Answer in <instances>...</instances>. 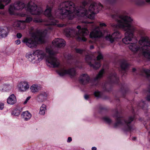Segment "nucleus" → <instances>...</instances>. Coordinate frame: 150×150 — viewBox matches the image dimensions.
<instances>
[{"instance_id":"obj_31","label":"nucleus","mask_w":150,"mask_h":150,"mask_svg":"<svg viewBox=\"0 0 150 150\" xmlns=\"http://www.w3.org/2000/svg\"><path fill=\"white\" fill-rule=\"evenodd\" d=\"M84 23L86 26H91V28H93L94 27L96 26V24L93 22H88L87 21H84L83 22Z\"/></svg>"},{"instance_id":"obj_41","label":"nucleus","mask_w":150,"mask_h":150,"mask_svg":"<svg viewBox=\"0 0 150 150\" xmlns=\"http://www.w3.org/2000/svg\"><path fill=\"white\" fill-rule=\"evenodd\" d=\"M143 71L146 74L148 77L150 76V70L144 69L143 70Z\"/></svg>"},{"instance_id":"obj_17","label":"nucleus","mask_w":150,"mask_h":150,"mask_svg":"<svg viewBox=\"0 0 150 150\" xmlns=\"http://www.w3.org/2000/svg\"><path fill=\"white\" fill-rule=\"evenodd\" d=\"M90 80L89 76L86 74H82L80 77L79 81L81 83L85 84L88 83Z\"/></svg>"},{"instance_id":"obj_45","label":"nucleus","mask_w":150,"mask_h":150,"mask_svg":"<svg viewBox=\"0 0 150 150\" xmlns=\"http://www.w3.org/2000/svg\"><path fill=\"white\" fill-rule=\"evenodd\" d=\"M4 104L1 103L0 102V110H2L4 108Z\"/></svg>"},{"instance_id":"obj_59","label":"nucleus","mask_w":150,"mask_h":150,"mask_svg":"<svg viewBox=\"0 0 150 150\" xmlns=\"http://www.w3.org/2000/svg\"><path fill=\"white\" fill-rule=\"evenodd\" d=\"M74 65L76 66V67H78L77 66V63H75Z\"/></svg>"},{"instance_id":"obj_52","label":"nucleus","mask_w":150,"mask_h":150,"mask_svg":"<svg viewBox=\"0 0 150 150\" xmlns=\"http://www.w3.org/2000/svg\"><path fill=\"white\" fill-rule=\"evenodd\" d=\"M115 0H107V1L110 3L112 1H113Z\"/></svg>"},{"instance_id":"obj_47","label":"nucleus","mask_w":150,"mask_h":150,"mask_svg":"<svg viewBox=\"0 0 150 150\" xmlns=\"http://www.w3.org/2000/svg\"><path fill=\"white\" fill-rule=\"evenodd\" d=\"M15 43L17 45H19L21 43V42L20 40H18L15 41Z\"/></svg>"},{"instance_id":"obj_54","label":"nucleus","mask_w":150,"mask_h":150,"mask_svg":"<svg viewBox=\"0 0 150 150\" xmlns=\"http://www.w3.org/2000/svg\"><path fill=\"white\" fill-rule=\"evenodd\" d=\"M94 48V46H93L92 45H91L90 47V49H93Z\"/></svg>"},{"instance_id":"obj_12","label":"nucleus","mask_w":150,"mask_h":150,"mask_svg":"<svg viewBox=\"0 0 150 150\" xmlns=\"http://www.w3.org/2000/svg\"><path fill=\"white\" fill-rule=\"evenodd\" d=\"M57 73L61 76L67 74L71 77L74 76L76 74V70L74 68H71L67 70L64 67H62L59 69Z\"/></svg>"},{"instance_id":"obj_35","label":"nucleus","mask_w":150,"mask_h":150,"mask_svg":"<svg viewBox=\"0 0 150 150\" xmlns=\"http://www.w3.org/2000/svg\"><path fill=\"white\" fill-rule=\"evenodd\" d=\"M94 94L95 96L98 98L101 97L102 95L101 93L98 91H95L94 93Z\"/></svg>"},{"instance_id":"obj_24","label":"nucleus","mask_w":150,"mask_h":150,"mask_svg":"<svg viewBox=\"0 0 150 150\" xmlns=\"http://www.w3.org/2000/svg\"><path fill=\"white\" fill-rule=\"evenodd\" d=\"M57 22L55 23V24L54 25H52V24H49L48 26V27L47 30V33L48 31L50 30H53L54 28L53 26L52 25H57V26L59 27H63L66 26H67V24H57L56 23L58 22V21L57 20Z\"/></svg>"},{"instance_id":"obj_46","label":"nucleus","mask_w":150,"mask_h":150,"mask_svg":"<svg viewBox=\"0 0 150 150\" xmlns=\"http://www.w3.org/2000/svg\"><path fill=\"white\" fill-rule=\"evenodd\" d=\"M16 36L18 38H21L22 37V35L20 33H18L17 34Z\"/></svg>"},{"instance_id":"obj_53","label":"nucleus","mask_w":150,"mask_h":150,"mask_svg":"<svg viewBox=\"0 0 150 150\" xmlns=\"http://www.w3.org/2000/svg\"><path fill=\"white\" fill-rule=\"evenodd\" d=\"M97 148L96 147H93L92 148V150H96Z\"/></svg>"},{"instance_id":"obj_3","label":"nucleus","mask_w":150,"mask_h":150,"mask_svg":"<svg viewBox=\"0 0 150 150\" xmlns=\"http://www.w3.org/2000/svg\"><path fill=\"white\" fill-rule=\"evenodd\" d=\"M46 53L42 50H35L34 54L36 56V59L41 60L44 58L46 59V63L50 67H57L60 65L59 60L55 57L57 52L53 51L51 47H47L45 48Z\"/></svg>"},{"instance_id":"obj_8","label":"nucleus","mask_w":150,"mask_h":150,"mask_svg":"<svg viewBox=\"0 0 150 150\" xmlns=\"http://www.w3.org/2000/svg\"><path fill=\"white\" fill-rule=\"evenodd\" d=\"M26 10L32 15H40L43 13L42 7H38L36 5L32 2H29L26 7Z\"/></svg>"},{"instance_id":"obj_39","label":"nucleus","mask_w":150,"mask_h":150,"mask_svg":"<svg viewBox=\"0 0 150 150\" xmlns=\"http://www.w3.org/2000/svg\"><path fill=\"white\" fill-rule=\"evenodd\" d=\"M103 120L106 122L108 124H110L111 122V120L108 117H105L103 118Z\"/></svg>"},{"instance_id":"obj_16","label":"nucleus","mask_w":150,"mask_h":150,"mask_svg":"<svg viewBox=\"0 0 150 150\" xmlns=\"http://www.w3.org/2000/svg\"><path fill=\"white\" fill-rule=\"evenodd\" d=\"M47 96L46 92L42 91L36 97V99L39 102H42L47 99Z\"/></svg>"},{"instance_id":"obj_44","label":"nucleus","mask_w":150,"mask_h":150,"mask_svg":"<svg viewBox=\"0 0 150 150\" xmlns=\"http://www.w3.org/2000/svg\"><path fill=\"white\" fill-rule=\"evenodd\" d=\"M31 98L30 96L28 97L26 99V100L23 103L24 104H26L28 102V101L30 100V98Z\"/></svg>"},{"instance_id":"obj_1","label":"nucleus","mask_w":150,"mask_h":150,"mask_svg":"<svg viewBox=\"0 0 150 150\" xmlns=\"http://www.w3.org/2000/svg\"><path fill=\"white\" fill-rule=\"evenodd\" d=\"M127 13L122 11L119 14L112 15V17L117 22L111 25L114 28H120L125 32V37L122 40L123 42L126 44H129L130 42L133 41L129 46V49L134 53H139L144 57L150 58V39L147 36L141 37L138 41L140 47L137 44V40L134 35V32H137L138 30L132 24L133 19L127 15Z\"/></svg>"},{"instance_id":"obj_33","label":"nucleus","mask_w":150,"mask_h":150,"mask_svg":"<svg viewBox=\"0 0 150 150\" xmlns=\"http://www.w3.org/2000/svg\"><path fill=\"white\" fill-rule=\"evenodd\" d=\"M19 29H23L25 26V23L23 20L20 21V23Z\"/></svg>"},{"instance_id":"obj_30","label":"nucleus","mask_w":150,"mask_h":150,"mask_svg":"<svg viewBox=\"0 0 150 150\" xmlns=\"http://www.w3.org/2000/svg\"><path fill=\"white\" fill-rule=\"evenodd\" d=\"M15 10H16L15 9V7L14 6V5H10L8 9V11L9 13L11 14H14V11Z\"/></svg>"},{"instance_id":"obj_14","label":"nucleus","mask_w":150,"mask_h":150,"mask_svg":"<svg viewBox=\"0 0 150 150\" xmlns=\"http://www.w3.org/2000/svg\"><path fill=\"white\" fill-rule=\"evenodd\" d=\"M52 44L55 47H63L66 45V42L63 39L57 38L53 40Z\"/></svg>"},{"instance_id":"obj_57","label":"nucleus","mask_w":150,"mask_h":150,"mask_svg":"<svg viewBox=\"0 0 150 150\" xmlns=\"http://www.w3.org/2000/svg\"><path fill=\"white\" fill-rule=\"evenodd\" d=\"M136 70V69L134 68H133L132 71H134Z\"/></svg>"},{"instance_id":"obj_36","label":"nucleus","mask_w":150,"mask_h":150,"mask_svg":"<svg viewBox=\"0 0 150 150\" xmlns=\"http://www.w3.org/2000/svg\"><path fill=\"white\" fill-rule=\"evenodd\" d=\"M11 114L13 115L18 116L20 114V112L18 110H15L12 111Z\"/></svg>"},{"instance_id":"obj_25","label":"nucleus","mask_w":150,"mask_h":150,"mask_svg":"<svg viewBox=\"0 0 150 150\" xmlns=\"http://www.w3.org/2000/svg\"><path fill=\"white\" fill-rule=\"evenodd\" d=\"M46 110V106L44 104H42L40 108L39 114L41 115H44Z\"/></svg>"},{"instance_id":"obj_7","label":"nucleus","mask_w":150,"mask_h":150,"mask_svg":"<svg viewBox=\"0 0 150 150\" xmlns=\"http://www.w3.org/2000/svg\"><path fill=\"white\" fill-rule=\"evenodd\" d=\"M53 4V1H50L46 7V9L43 12V14L49 18L48 23L45 24L46 25H48L49 24L54 25L57 22V21L53 17L51 14V10L52 8V5Z\"/></svg>"},{"instance_id":"obj_5","label":"nucleus","mask_w":150,"mask_h":150,"mask_svg":"<svg viewBox=\"0 0 150 150\" xmlns=\"http://www.w3.org/2000/svg\"><path fill=\"white\" fill-rule=\"evenodd\" d=\"M44 37H25L24 38L22 42L28 47L33 49L37 47L38 44L44 42Z\"/></svg>"},{"instance_id":"obj_13","label":"nucleus","mask_w":150,"mask_h":150,"mask_svg":"<svg viewBox=\"0 0 150 150\" xmlns=\"http://www.w3.org/2000/svg\"><path fill=\"white\" fill-rule=\"evenodd\" d=\"M29 33L32 37H44L47 33V29H45L44 31H40L39 30H36L33 27H31L29 29Z\"/></svg>"},{"instance_id":"obj_28","label":"nucleus","mask_w":150,"mask_h":150,"mask_svg":"<svg viewBox=\"0 0 150 150\" xmlns=\"http://www.w3.org/2000/svg\"><path fill=\"white\" fill-rule=\"evenodd\" d=\"M10 1L11 0H0V8L3 9L4 8V6L2 4V3H4L7 5L9 3Z\"/></svg>"},{"instance_id":"obj_34","label":"nucleus","mask_w":150,"mask_h":150,"mask_svg":"<svg viewBox=\"0 0 150 150\" xmlns=\"http://www.w3.org/2000/svg\"><path fill=\"white\" fill-rule=\"evenodd\" d=\"M20 23V21H16L14 23L13 26L16 28L19 29Z\"/></svg>"},{"instance_id":"obj_29","label":"nucleus","mask_w":150,"mask_h":150,"mask_svg":"<svg viewBox=\"0 0 150 150\" xmlns=\"http://www.w3.org/2000/svg\"><path fill=\"white\" fill-rule=\"evenodd\" d=\"M12 88V85H10L7 84H4L3 85V88L2 89L6 91H8Z\"/></svg>"},{"instance_id":"obj_20","label":"nucleus","mask_w":150,"mask_h":150,"mask_svg":"<svg viewBox=\"0 0 150 150\" xmlns=\"http://www.w3.org/2000/svg\"><path fill=\"white\" fill-rule=\"evenodd\" d=\"M16 102V99L15 96L14 94H12L9 96L8 98L7 103L10 105H13Z\"/></svg>"},{"instance_id":"obj_42","label":"nucleus","mask_w":150,"mask_h":150,"mask_svg":"<svg viewBox=\"0 0 150 150\" xmlns=\"http://www.w3.org/2000/svg\"><path fill=\"white\" fill-rule=\"evenodd\" d=\"M65 58L67 59H70L72 58V56L70 54H68L67 55H64Z\"/></svg>"},{"instance_id":"obj_15","label":"nucleus","mask_w":150,"mask_h":150,"mask_svg":"<svg viewBox=\"0 0 150 150\" xmlns=\"http://www.w3.org/2000/svg\"><path fill=\"white\" fill-rule=\"evenodd\" d=\"M18 88L20 91L25 92L29 88V86L28 83L25 81L20 82L18 86Z\"/></svg>"},{"instance_id":"obj_49","label":"nucleus","mask_w":150,"mask_h":150,"mask_svg":"<svg viewBox=\"0 0 150 150\" xmlns=\"http://www.w3.org/2000/svg\"><path fill=\"white\" fill-rule=\"evenodd\" d=\"M84 97L85 99L87 100L89 98V96L87 95H85Z\"/></svg>"},{"instance_id":"obj_50","label":"nucleus","mask_w":150,"mask_h":150,"mask_svg":"<svg viewBox=\"0 0 150 150\" xmlns=\"http://www.w3.org/2000/svg\"><path fill=\"white\" fill-rule=\"evenodd\" d=\"M146 99L148 101H150V95L147 96Z\"/></svg>"},{"instance_id":"obj_37","label":"nucleus","mask_w":150,"mask_h":150,"mask_svg":"<svg viewBox=\"0 0 150 150\" xmlns=\"http://www.w3.org/2000/svg\"><path fill=\"white\" fill-rule=\"evenodd\" d=\"M109 79H110L115 80L117 79V78L116 76V74L115 73L112 74L110 75L109 76Z\"/></svg>"},{"instance_id":"obj_58","label":"nucleus","mask_w":150,"mask_h":150,"mask_svg":"<svg viewBox=\"0 0 150 150\" xmlns=\"http://www.w3.org/2000/svg\"><path fill=\"white\" fill-rule=\"evenodd\" d=\"M149 92L150 93V85L149 86Z\"/></svg>"},{"instance_id":"obj_60","label":"nucleus","mask_w":150,"mask_h":150,"mask_svg":"<svg viewBox=\"0 0 150 150\" xmlns=\"http://www.w3.org/2000/svg\"><path fill=\"white\" fill-rule=\"evenodd\" d=\"M141 103L142 104H144V102H141Z\"/></svg>"},{"instance_id":"obj_19","label":"nucleus","mask_w":150,"mask_h":150,"mask_svg":"<svg viewBox=\"0 0 150 150\" xmlns=\"http://www.w3.org/2000/svg\"><path fill=\"white\" fill-rule=\"evenodd\" d=\"M26 56L28 60L31 62L35 63L38 61V60L36 59V56L34 54V51L33 53H30L27 54Z\"/></svg>"},{"instance_id":"obj_2","label":"nucleus","mask_w":150,"mask_h":150,"mask_svg":"<svg viewBox=\"0 0 150 150\" xmlns=\"http://www.w3.org/2000/svg\"><path fill=\"white\" fill-rule=\"evenodd\" d=\"M82 5V6L76 7L74 4L70 1L61 3L55 11L57 15L55 17L61 19L67 17L69 19H72L76 16L93 19L95 15L103 7L100 3H93L87 8V3L85 1L83 2Z\"/></svg>"},{"instance_id":"obj_22","label":"nucleus","mask_w":150,"mask_h":150,"mask_svg":"<svg viewBox=\"0 0 150 150\" xmlns=\"http://www.w3.org/2000/svg\"><path fill=\"white\" fill-rule=\"evenodd\" d=\"M8 33V29L5 28L4 29H0V38H4L7 36Z\"/></svg>"},{"instance_id":"obj_4","label":"nucleus","mask_w":150,"mask_h":150,"mask_svg":"<svg viewBox=\"0 0 150 150\" xmlns=\"http://www.w3.org/2000/svg\"><path fill=\"white\" fill-rule=\"evenodd\" d=\"M76 28H71L64 29V34L67 37L75 38L79 41H86V39L85 36L89 34V31L87 28H82L80 26H77Z\"/></svg>"},{"instance_id":"obj_26","label":"nucleus","mask_w":150,"mask_h":150,"mask_svg":"<svg viewBox=\"0 0 150 150\" xmlns=\"http://www.w3.org/2000/svg\"><path fill=\"white\" fill-rule=\"evenodd\" d=\"M128 66L129 65L127 64L126 61H123L121 63L120 67L122 70L125 71V69H127Z\"/></svg>"},{"instance_id":"obj_55","label":"nucleus","mask_w":150,"mask_h":150,"mask_svg":"<svg viewBox=\"0 0 150 150\" xmlns=\"http://www.w3.org/2000/svg\"><path fill=\"white\" fill-rule=\"evenodd\" d=\"M145 1L146 2L150 3V0H145Z\"/></svg>"},{"instance_id":"obj_27","label":"nucleus","mask_w":150,"mask_h":150,"mask_svg":"<svg viewBox=\"0 0 150 150\" xmlns=\"http://www.w3.org/2000/svg\"><path fill=\"white\" fill-rule=\"evenodd\" d=\"M104 73V70L103 69H102L99 72L98 75L95 78V80H96L101 78Z\"/></svg>"},{"instance_id":"obj_48","label":"nucleus","mask_w":150,"mask_h":150,"mask_svg":"<svg viewBox=\"0 0 150 150\" xmlns=\"http://www.w3.org/2000/svg\"><path fill=\"white\" fill-rule=\"evenodd\" d=\"M72 141V139L71 137H69L68 138L67 142H69Z\"/></svg>"},{"instance_id":"obj_6","label":"nucleus","mask_w":150,"mask_h":150,"mask_svg":"<svg viewBox=\"0 0 150 150\" xmlns=\"http://www.w3.org/2000/svg\"><path fill=\"white\" fill-rule=\"evenodd\" d=\"M118 112H116V115ZM117 119L116 122L115 124L114 127L115 128L120 127L122 126H124L123 130L125 131H130L132 130L133 129L132 127L130 125V123L132 122L134 119L133 117H129L127 120H124L122 119L117 117V115L116 116Z\"/></svg>"},{"instance_id":"obj_51","label":"nucleus","mask_w":150,"mask_h":150,"mask_svg":"<svg viewBox=\"0 0 150 150\" xmlns=\"http://www.w3.org/2000/svg\"><path fill=\"white\" fill-rule=\"evenodd\" d=\"M19 15L21 17H24L25 16V15L23 13H20Z\"/></svg>"},{"instance_id":"obj_56","label":"nucleus","mask_w":150,"mask_h":150,"mask_svg":"<svg viewBox=\"0 0 150 150\" xmlns=\"http://www.w3.org/2000/svg\"><path fill=\"white\" fill-rule=\"evenodd\" d=\"M133 140H135L136 139V138L135 137H133L132 138Z\"/></svg>"},{"instance_id":"obj_23","label":"nucleus","mask_w":150,"mask_h":150,"mask_svg":"<svg viewBox=\"0 0 150 150\" xmlns=\"http://www.w3.org/2000/svg\"><path fill=\"white\" fill-rule=\"evenodd\" d=\"M21 116L25 120L27 121L31 118V115L28 111H26L22 112Z\"/></svg>"},{"instance_id":"obj_9","label":"nucleus","mask_w":150,"mask_h":150,"mask_svg":"<svg viewBox=\"0 0 150 150\" xmlns=\"http://www.w3.org/2000/svg\"><path fill=\"white\" fill-rule=\"evenodd\" d=\"M103 56L102 54L99 53L97 57L96 60H93L91 57L89 55H86L85 58V60L88 63L89 65L95 69L99 68L100 66V59H102Z\"/></svg>"},{"instance_id":"obj_32","label":"nucleus","mask_w":150,"mask_h":150,"mask_svg":"<svg viewBox=\"0 0 150 150\" xmlns=\"http://www.w3.org/2000/svg\"><path fill=\"white\" fill-rule=\"evenodd\" d=\"M33 21L35 23H41L42 22H48V21L46 20H43L42 19L39 18H35L33 20Z\"/></svg>"},{"instance_id":"obj_38","label":"nucleus","mask_w":150,"mask_h":150,"mask_svg":"<svg viewBox=\"0 0 150 150\" xmlns=\"http://www.w3.org/2000/svg\"><path fill=\"white\" fill-rule=\"evenodd\" d=\"M76 52L77 53L80 54H82L85 53V50H83L79 49L76 48L75 50Z\"/></svg>"},{"instance_id":"obj_43","label":"nucleus","mask_w":150,"mask_h":150,"mask_svg":"<svg viewBox=\"0 0 150 150\" xmlns=\"http://www.w3.org/2000/svg\"><path fill=\"white\" fill-rule=\"evenodd\" d=\"M142 0H139L138 1H137L136 2V3L138 5H141L143 4V2H142Z\"/></svg>"},{"instance_id":"obj_11","label":"nucleus","mask_w":150,"mask_h":150,"mask_svg":"<svg viewBox=\"0 0 150 150\" xmlns=\"http://www.w3.org/2000/svg\"><path fill=\"white\" fill-rule=\"evenodd\" d=\"M104 32L105 33H107L105 36V40L111 43H113L116 39L120 38L122 37L121 34L118 31L114 32L112 34H108V31L107 30H104Z\"/></svg>"},{"instance_id":"obj_21","label":"nucleus","mask_w":150,"mask_h":150,"mask_svg":"<svg viewBox=\"0 0 150 150\" xmlns=\"http://www.w3.org/2000/svg\"><path fill=\"white\" fill-rule=\"evenodd\" d=\"M31 91L33 93L38 92L41 89V87L40 85L34 84L32 85L30 87Z\"/></svg>"},{"instance_id":"obj_18","label":"nucleus","mask_w":150,"mask_h":150,"mask_svg":"<svg viewBox=\"0 0 150 150\" xmlns=\"http://www.w3.org/2000/svg\"><path fill=\"white\" fill-rule=\"evenodd\" d=\"M15 9L16 10H20L23 9L25 6L24 3L21 1H17L14 4Z\"/></svg>"},{"instance_id":"obj_10","label":"nucleus","mask_w":150,"mask_h":150,"mask_svg":"<svg viewBox=\"0 0 150 150\" xmlns=\"http://www.w3.org/2000/svg\"><path fill=\"white\" fill-rule=\"evenodd\" d=\"M100 27L96 26L91 32L89 36L92 39L100 38L103 35V34L100 30V27L102 28L106 26V25L103 23H99Z\"/></svg>"},{"instance_id":"obj_40","label":"nucleus","mask_w":150,"mask_h":150,"mask_svg":"<svg viewBox=\"0 0 150 150\" xmlns=\"http://www.w3.org/2000/svg\"><path fill=\"white\" fill-rule=\"evenodd\" d=\"M33 20L32 18L30 17H27L25 20V21H23L27 23H29L32 21Z\"/></svg>"}]
</instances>
